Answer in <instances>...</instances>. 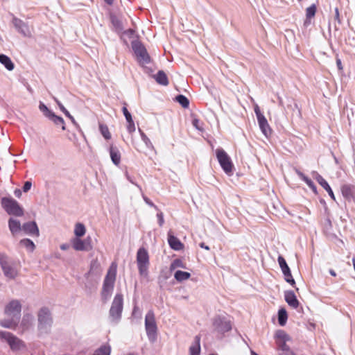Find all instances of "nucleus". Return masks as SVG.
<instances>
[{"label": "nucleus", "mask_w": 355, "mask_h": 355, "mask_svg": "<svg viewBox=\"0 0 355 355\" xmlns=\"http://www.w3.org/2000/svg\"><path fill=\"white\" fill-rule=\"evenodd\" d=\"M14 193L16 197L17 198H20L21 196V191L19 189H16L14 191Z\"/></svg>", "instance_id": "49"}, {"label": "nucleus", "mask_w": 355, "mask_h": 355, "mask_svg": "<svg viewBox=\"0 0 355 355\" xmlns=\"http://www.w3.org/2000/svg\"><path fill=\"white\" fill-rule=\"evenodd\" d=\"M21 306L18 300H14L10 302L5 307V314L12 316V319H3L0 320V325L3 327L15 329L19 323Z\"/></svg>", "instance_id": "1"}, {"label": "nucleus", "mask_w": 355, "mask_h": 355, "mask_svg": "<svg viewBox=\"0 0 355 355\" xmlns=\"http://www.w3.org/2000/svg\"><path fill=\"white\" fill-rule=\"evenodd\" d=\"M251 355H259L258 354H257L254 351H251Z\"/></svg>", "instance_id": "58"}, {"label": "nucleus", "mask_w": 355, "mask_h": 355, "mask_svg": "<svg viewBox=\"0 0 355 355\" xmlns=\"http://www.w3.org/2000/svg\"><path fill=\"white\" fill-rule=\"evenodd\" d=\"M316 12V6L315 4L311 5L306 10V19H310L313 18Z\"/></svg>", "instance_id": "36"}, {"label": "nucleus", "mask_w": 355, "mask_h": 355, "mask_svg": "<svg viewBox=\"0 0 355 355\" xmlns=\"http://www.w3.org/2000/svg\"><path fill=\"white\" fill-rule=\"evenodd\" d=\"M199 245H200V247L201 248H203V249H205V250H210L209 247L208 245H205V243H203V242L200 243L199 244Z\"/></svg>", "instance_id": "50"}, {"label": "nucleus", "mask_w": 355, "mask_h": 355, "mask_svg": "<svg viewBox=\"0 0 355 355\" xmlns=\"http://www.w3.org/2000/svg\"><path fill=\"white\" fill-rule=\"evenodd\" d=\"M144 200H145V201H146L148 205H150V206L155 207V206L154 205V204H153L152 202H150L148 198H144Z\"/></svg>", "instance_id": "53"}, {"label": "nucleus", "mask_w": 355, "mask_h": 355, "mask_svg": "<svg viewBox=\"0 0 355 355\" xmlns=\"http://www.w3.org/2000/svg\"><path fill=\"white\" fill-rule=\"evenodd\" d=\"M217 159L223 168L227 175H232L234 169V164L230 157L223 148L216 150Z\"/></svg>", "instance_id": "7"}, {"label": "nucleus", "mask_w": 355, "mask_h": 355, "mask_svg": "<svg viewBox=\"0 0 355 355\" xmlns=\"http://www.w3.org/2000/svg\"><path fill=\"white\" fill-rule=\"evenodd\" d=\"M341 192L346 200L351 201L355 199V186L344 184L341 187Z\"/></svg>", "instance_id": "15"}, {"label": "nucleus", "mask_w": 355, "mask_h": 355, "mask_svg": "<svg viewBox=\"0 0 355 355\" xmlns=\"http://www.w3.org/2000/svg\"><path fill=\"white\" fill-rule=\"evenodd\" d=\"M111 347L109 345H103L96 350L94 355H110Z\"/></svg>", "instance_id": "31"}, {"label": "nucleus", "mask_w": 355, "mask_h": 355, "mask_svg": "<svg viewBox=\"0 0 355 355\" xmlns=\"http://www.w3.org/2000/svg\"><path fill=\"white\" fill-rule=\"evenodd\" d=\"M109 152L113 164L117 166H119L121 159V155L119 150L113 145H111L109 148Z\"/></svg>", "instance_id": "19"}, {"label": "nucleus", "mask_w": 355, "mask_h": 355, "mask_svg": "<svg viewBox=\"0 0 355 355\" xmlns=\"http://www.w3.org/2000/svg\"><path fill=\"white\" fill-rule=\"evenodd\" d=\"M8 226L11 233L15 235L18 233L21 229V223L19 220L13 218H10L8 220Z\"/></svg>", "instance_id": "23"}, {"label": "nucleus", "mask_w": 355, "mask_h": 355, "mask_svg": "<svg viewBox=\"0 0 355 355\" xmlns=\"http://www.w3.org/2000/svg\"><path fill=\"white\" fill-rule=\"evenodd\" d=\"M175 100L178 102L184 108H187L189 105V101L188 98L184 95L180 94L175 97Z\"/></svg>", "instance_id": "34"}, {"label": "nucleus", "mask_w": 355, "mask_h": 355, "mask_svg": "<svg viewBox=\"0 0 355 355\" xmlns=\"http://www.w3.org/2000/svg\"><path fill=\"white\" fill-rule=\"evenodd\" d=\"M99 129L101 133L105 139H110L111 138V134L110 132L108 127L105 124H100Z\"/></svg>", "instance_id": "35"}, {"label": "nucleus", "mask_w": 355, "mask_h": 355, "mask_svg": "<svg viewBox=\"0 0 355 355\" xmlns=\"http://www.w3.org/2000/svg\"><path fill=\"white\" fill-rule=\"evenodd\" d=\"M13 24L17 31L21 33L24 36H31V32L28 26L19 19L15 18Z\"/></svg>", "instance_id": "16"}, {"label": "nucleus", "mask_w": 355, "mask_h": 355, "mask_svg": "<svg viewBox=\"0 0 355 355\" xmlns=\"http://www.w3.org/2000/svg\"><path fill=\"white\" fill-rule=\"evenodd\" d=\"M86 232L85 227L82 223H77L75 226L74 234L76 235V238H80L84 236Z\"/></svg>", "instance_id": "30"}, {"label": "nucleus", "mask_w": 355, "mask_h": 355, "mask_svg": "<svg viewBox=\"0 0 355 355\" xmlns=\"http://www.w3.org/2000/svg\"><path fill=\"white\" fill-rule=\"evenodd\" d=\"M174 277L177 281L182 282L184 280L189 279L191 277V274L188 272L178 270L175 272Z\"/></svg>", "instance_id": "29"}, {"label": "nucleus", "mask_w": 355, "mask_h": 355, "mask_svg": "<svg viewBox=\"0 0 355 355\" xmlns=\"http://www.w3.org/2000/svg\"><path fill=\"white\" fill-rule=\"evenodd\" d=\"M157 216L158 220H159V226H162V225H163V223L164 222L163 213L162 212L157 213Z\"/></svg>", "instance_id": "44"}, {"label": "nucleus", "mask_w": 355, "mask_h": 355, "mask_svg": "<svg viewBox=\"0 0 355 355\" xmlns=\"http://www.w3.org/2000/svg\"><path fill=\"white\" fill-rule=\"evenodd\" d=\"M296 173L297 175L303 180L304 181L306 184L311 188L315 193L316 192V187L314 184L313 182L307 176H306L303 173H302L300 171L296 169L295 170Z\"/></svg>", "instance_id": "27"}, {"label": "nucleus", "mask_w": 355, "mask_h": 355, "mask_svg": "<svg viewBox=\"0 0 355 355\" xmlns=\"http://www.w3.org/2000/svg\"><path fill=\"white\" fill-rule=\"evenodd\" d=\"M287 320V313L285 309H282L278 312L279 324L284 326Z\"/></svg>", "instance_id": "32"}, {"label": "nucleus", "mask_w": 355, "mask_h": 355, "mask_svg": "<svg viewBox=\"0 0 355 355\" xmlns=\"http://www.w3.org/2000/svg\"><path fill=\"white\" fill-rule=\"evenodd\" d=\"M107 4L112 5L113 3V0H104Z\"/></svg>", "instance_id": "56"}, {"label": "nucleus", "mask_w": 355, "mask_h": 355, "mask_svg": "<svg viewBox=\"0 0 355 355\" xmlns=\"http://www.w3.org/2000/svg\"><path fill=\"white\" fill-rule=\"evenodd\" d=\"M284 297H285L286 302L288 303V304L291 307H292L293 309H297L299 306L300 302H299L298 300L297 299L293 291H286Z\"/></svg>", "instance_id": "18"}, {"label": "nucleus", "mask_w": 355, "mask_h": 355, "mask_svg": "<svg viewBox=\"0 0 355 355\" xmlns=\"http://www.w3.org/2000/svg\"><path fill=\"white\" fill-rule=\"evenodd\" d=\"M336 64L338 66V68L340 69V70H343V65H342V62H341V60L340 59H337L336 60Z\"/></svg>", "instance_id": "51"}, {"label": "nucleus", "mask_w": 355, "mask_h": 355, "mask_svg": "<svg viewBox=\"0 0 355 355\" xmlns=\"http://www.w3.org/2000/svg\"><path fill=\"white\" fill-rule=\"evenodd\" d=\"M72 247L77 251H89L92 249L90 237L82 240L80 238H74L71 240Z\"/></svg>", "instance_id": "12"}, {"label": "nucleus", "mask_w": 355, "mask_h": 355, "mask_svg": "<svg viewBox=\"0 0 355 355\" xmlns=\"http://www.w3.org/2000/svg\"><path fill=\"white\" fill-rule=\"evenodd\" d=\"M127 122H128L127 130H128V132L131 134L135 131V123H134L133 120H131V121H129Z\"/></svg>", "instance_id": "41"}, {"label": "nucleus", "mask_w": 355, "mask_h": 355, "mask_svg": "<svg viewBox=\"0 0 355 355\" xmlns=\"http://www.w3.org/2000/svg\"><path fill=\"white\" fill-rule=\"evenodd\" d=\"M284 355H295L291 349L290 348L288 349V350H285L283 352Z\"/></svg>", "instance_id": "52"}, {"label": "nucleus", "mask_w": 355, "mask_h": 355, "mask_svg": "<svg viewBox=\"0 0 355 355\" xmlns=\"http://www.w3.org/2000/svg\"><path fill=\"white\" fill-rule=\"evenodd\" d=\"M0 338L6 340L14 351L21 350L25 347L24 341L10 332L0 331Z\"/></svg>", "instance_id": "9"}, {"label": "nucleus", "mask_w": 355, "mask_h": 355, "mask_svg": "<svg viewBox=\"0 0 355 355\" xmlns=\"http://www.w3.org/2000/svg\"><path fill=\"white\" fill-rule=\"evenodd\" d=\"M0 265L4 275L10 279H14L18 274L17 265L11 261L5 254H0Z\"/></svg>", "instance_id": "4"}, {"label": "nucleus", "mask_w": 355, "mask_h": 355, "mask_svg": "<svg viewBox=\"0 0 355 355\" xmlns=\"http://www.w3.org/2000/svg\"><path fill=\"white\" fill-rule=\"evenodd\" d=\"M31 186H32L31 182H29V181H26V182L24 183V187H23V191H24V192H27V191H28L31 189Z\"/></svg>", "instance_id": "43"}, {"label": "nucleus", "mask_w": 355, "mask_h": 355, "mask_svg": "<svg viewBox=\"0 0 355 355\" xmlns=\"http://www.w3.org/2000/svg\"><path fill=\"white\" fill-rule=\"evenodd\" d=\"M277 260H278V263L279 264V266L282 269L283 274H284L286 272H288V271L290 270V268H289L288 266L287 265L286 261L284 259V258L282 256H279Z\"/></svg>", "instance_id": "33"}, {"label": "nucleus", "mask_w": 355, "mask_h": 355, "mask_svg": "<svg viewBox=\"0 0 355 355\" xmlns=\"http://www.w3.org/2000/svg\"><path fill=\"white\" fill-rule=\"evenodd\" d=\"M177 268H185L183 261L180 259H175L170 266V270H173Z\"/></svg>", "instance_id": "38"}, {"label": "nucleus", "mask_w": 355, "mask_h": 355, "mask_svg": "<svg viewBox=\"0 0 355 355\" xmlns=\"http://www.w3.org/2000/svg\"><path fill=\"white\" fill-rule=\"evenodd\" d=\"M128 355H133V354H128Z\"/></svg>", "instance_id": "63"}, {"label": "nucleus", "mask_w": 355, "mask_h": 355, "mask_svg": "<svg viewBox=\"0 0 355 355\" xmlns=\"http://www.w3.org/2000/svg\"><path fill=\"white\" fill-rule=\"evenodd\" d=\"M1 206L9 215L22 216L24 209L19 204L12 198L4 197L1 200Z\"/></svg>", "instance_id": "5"}, {"label": "nucleus", "mask_w": 355, "mask_h": 355, "mask_svg": "<svg viewBox=\"0 0 355 355\" xmlns=\"http://www.w3.org/2000/svg\"><path fill=\"white\" fill-rule=\"evenodd\" d=\"M62 112L65 114L66 116L70 119L72 122L75 123L74 118L70 114V113L68 112L67 109L62 111Z\"/></svg>", "instance_id": "47"}, {"label": "nucleus", "mask_w": 355, "mask_h": 355, "mask_svg": "<svg viewBox=\"0 0 355 355\" xmlns=\"http://www.w3.org/2000/svg\"><path fill=\"white\" fill-rule=\"evenodd\" d=\"M137 263L139 273L141 276H148V268L150 265L149 254L147 250L140 248L137 252Z\"/></svg>", "instance_id": "3"}, {"label": "nucleus", "mask_w": 355, "mask_h": 355, "mask_svg": "<svg viewBox=\"0 0 355 355\" xmlns=\"http://www.w3.org/2000/svg\"><path fill=\"white\" fill-rule=\"evenodd\" d=\"M20 244L26 248L27 249L30 250L31 251H33L35 248L34 243L28 239L21 240Z\"/></svg>", "instance_id": "37"}, {"label": "nucleus", "mask_w": 355, "mask_h": 355, "mask_svg": "<svg viewBox=\"0 0 355 355\" xmlns=\"http://www.w3.org/2000/svg\"><path fill=\"white\" fill-rule=\"evenodd\" d=\"M43 106H44V107H42V109H44V107H45V108H46V105H43Z\"/></svg>", "instance_id": "60"}, {"label": "nucleus", "mask_w": 355, "mask_h": 355, "mask_svg": "<svg viewBox=\"0 0 355 355\" xmlns=\"http://www.w3.org/2000/svg\"><path fill=\"white\" fill-rule=\"evenodd\" d=\"M141 136H142V138L144 141L146 140H148V139L147 138V137L142 132L141 133Z\"/></svg>", "instance_id": "57"}, {"label": "nucleus", "mask_w": 355, "mask_h": 355, "mask_svg": "<svg viewBox=\"0 0 355 355\" xmlns=\"http://www.w3.org/2000/svg\"><path fill=\"white\" fill-rule=\"evenodd\" d=\"M329 273L331 274V275H332L334 277L336 276V272L334 270H332V269L329 270Z\"/></svg>", "instance_id": "54"}, {"label": "nucleus", "mask_w": 355, "mask_h": 355, "mask_svg": "<svg viewBox=\"0 0 355 355\" xmlns=\"http://www.w3.org/2000/svg\"><path fill=\"white\" fill-rule=\"evenodd\" d=\"M168 242L170 247L175 250H180L184 245L181 241L175 236L168 234Z\"/></svg>", "instance_id": "20"}, {"label": "nucleus", "mask_w": 355, "mask_h": 355, "mask_svg": "<svg viewBox=\"0 0 355 355\" xmlns=\"http://www.w3.org/2000/svg\"><path fill=\"white\" fill-rule=\"evenodd\" d=\"M214 329L219 333H225L229 331L232 329L231 323L225 318L218 317L216 318L213 322Z\"/></svg>", "instance_id": "14"}, {"label": "nucleus", "mask_w": 355, "mask_h": 355, "mask_svg": "<svg viewBox=\"0 0 355 355\" xmlns=\"http://www.w3.org/2000/svg\"><path fill=\"white\" fill-rule=\"evenodd\" d=\"M116 272L117 263L116 262H112L109 267L103 285L101 295L105 300L110 297L112 293L116 281Z\"/></svg>", "instance_id": "2"}, {"label": "nucleus", "mask_w": 355, "mask_h": 355, "mask_svg": "<svg viewBox=\"0 0 355 355\" xmlns=\"http://www.w3.org/2000/svg\"><path fill=\"white\" fill-rule=\"evenodd\" d=\"M123 295L118 293L115 295L110 309V316L113 320H119L123 311Z\"/></svg>", "instance_id": "10"}, {"label": "nucleus", "mask_w": 355, "mask_h": 355, "mask_svg": "<svg viewBox=\"0 0 355 355\" xmlns=\"http://www.w3.org/2000/svg\"><path fill=\"white\" fill-rule=\"evenodd\" d=\"M284 275L286 282L291 284L293 286H295V282L294 279L293 278L291 270H289L288 272L284 273Z\"/></svg>", "instance_id": "39"}, {"label": "nucleus", "mask_w": 355, "mask_h": 355, "mask_svg": "<svg viewBox=\"0 0 355 355\" xmlns=\"http://www.w3.org/2000/svg\"><path fill=\"white\" fill-rule=\"evenodd\" d=\"M55 102L57 103V104L58 105L60 109L61 110V111H64V110H66V108L64 107V105L55 98H54Z\"/></svg>", "instance_id": "48"}, {"label": "nucleus", "mask_w": 355, "mask_h": 355, "mask_svg": "<svg viewBox=\"0 0 355 355\" xmlns=\"http://www.w3.org/2000/svg\"><path fill=\"white\" fill-rule=\"evenodd\" d=\"M123 105L124 106L122 108V111H123V113L125 117V119L127 121H131L132 120V116L130 114V113L129 112V111L128 110L126 106H127V103H123Z\"/></svg>", "instance_id": "40"}, {"label": "nucleus", "mask_w": 355, "mask_h": 355, "mask_svg": "<svg viewBox=\"0 0 355 355\" xmlns=\"http://www.w3.org/2000/svg\"><path fill=\"white\" fill-rule=\"evenodd\" d=\"M43 106H44V107H42V109H44V107H45V108H46V105H43Z\"/></svg>", "instance_id": "61"}, {"label": "nucleus", "mask_w": 355, "mask_h": 355, "mask_svg": "<svg viewBox=\"0 0 355 355\" xmlns=\"http://www.w3.org/2000/svg\"><path fill=\"white\" fill-rule=\"evenodd\" d=\"M32 322V316L30 314L24 315L22 319V321L20 324V328L21 329V333H24L25 331L29 329L31 325Z\"/></svg>", "instance_id": "25"}, {"label": "nucleus", "mask_w": 355, "mask_h": 355, "mask_svg": "<svg viewBox=\"0 0 355 355\" xmlns=\"http://www.w3.org/2000/svg\"><path fill=\"white\" fill-rule=\"evenodd\" d=\"M335 12H336V18L337 19H339V11H338V8H336Z\"/></svg>", "instance_id": "55"}, {"label": "nucleus", "mask_w": 355, "mask_h": 355, "mask_svg": "<svg viewBox=\"0 0 355 355\" xmlns=\"http://www.w3.org/2000/svg\"><path fill=\"white\" fill-rule=\"evenodd\" d=\"M209 355H217V354H209Z\"/></svg>", "instance_id": "62"}, {"label": "nucleus", "mask_w": 355, "mask_h": 355, "mask_svg": "<svg viewBox=\"0 0 355 355\" xmlns=\"http://www.w3.org/2000/svg\"><path fill=\"white\" fill-rule=\"evenodd\" d=\"M155 80L157 83L166 86L168 85V80L166 74L163 71H159L155 76Z\"/></svg>", "instance_id": "26"}, {"label": "nucleus", "mask_w": 355, "mask_h": 355, "mask_svg": "<svg viewBox=\"0 0 355 355\" xmlns=\"http://www.w3.org/2000/svg\"><path fill=\"white\" fill-rule=\"evenodd\" d=\"M192 124L195 128H196L198 130H201L202 129V127L200 125V120L196 118L193 119Z\"/></svg>", "instance_id": "42"}, {"label": "nucleus", "mask_w": 355, "mask_h": 355, "mask_svg": "<svg viewBox=\"0 0 355 355\" xmlns=\"http://www.w3.org/2000/svg\"><path fill=\"white\" fill-rule=\"evenodd\" d=\"M275 342L278 347V348L284 352L285 350H288V345H287L286 342L290 340L289 336L285 333L283 330H279L275 334Z\"/></svg>", "instance_id": "13"}, {"label": "nucleus", "mask_w": 355, "mask_h": 355, "mask_svg": "<svg viewBox=\"0 0 355 355\" xmlns=\"http://www.w3.org/2000/svg\"><path fill=\"white\" fill-rule=\"evenodd\" d=\"M61 249H62V250H65V249H66V248H65L64 245H62V246H61Z\"/></svg>", "instance_id": "59"}, {"label": "nucleus", "mask_w": 355, "mask_h": 355, "mask_svg": "<svg viewBox=\"0 0 355 355\" xmlns=\"http://www.w3.org/2000/svg\"><path fill=\"white\" fill-rule=\"evenodd\" d=\"M145 329L150 342H155L157 339V327L155 317L153 311H149L145 317Z\"/></svg>", "instance_id": "6"}, {"label": "nucleus", "mask_w": 355, "mask_h": 355, "mask_svg": "<svg viewBox=\"0 0 355 355\" xmlns=\"http://www.w3.org/2000/svg\"><path fill=\"white\" fill-rule=\"evenodd\" d=\"M259 127L262 132L268 137L271 133V129L268 125V123L264 116L257 119Z\"/></svg>", "instance_id": "21"}, {"label": "nucleus", "mask_w": 355, "mask_h": 355, "mask_svg": "<svg viewBox=\"0 0 355 355\" xmlns=\"http://www.w3.org/2000/svg\"><path fill=\"white\" fill-rule=\"evenodd\" d=\"M132 49L136 55L137 61L141 65L150 63V58L147 52L146 49L139 42H134L132 43Z\"/></svg>", "instance_id": "8"}, {"label": "nucleus", "mask_w": 355, "mask_h": 355, "mask_svg": "<svg viewBox=\"0 0 355 355\" xmlns=\"http://www.w3.org/2000/svg\"><path fill=\"white\" fill-rule=\"evenodd\" d=\"M22 230L25 233L33 235L39 236V230L35 222H28L22 225Z\"/></svg>", "instance_id": "17"}, {"label": "nucleus", "mask_w": 355, "mask_h": 355, "mask_svg": "<svg viewBox=\"0 0 355 355\" xmlns=\"http://www.w3.org/2000/svg\"><path fill=\"white\" fill-rule=\"evenodd\" d=\"M55 117V119H54V121L55 123L57 124H62L64 125V121L63 120V119L60 116H54Z\"/></svg>", "instance_id": "45"}, {"label": "nucleus", "mask_w": 355, "mask_h": 355, "mask_svg": "<svg viewBox=\"0 0 355 355\" xmlns=\"http://www.w3.org/2000/svg\"><path fill=\"white\" fill-rule=\"evenodd\" d=\"M254 112L257 119L263 116V114L261 112L258 105H256L254 107Z\"/></svg>", "instance_id": "46"}, {"label": "nucleus", "mask_w": 355, "mask_h": 355, "mask_svg": "<svg viewBox=\"0 0 355 355\" xmlns=\"http://www.w3.org/2000/svg\"><path fill=\"white\" fill-rule=\"evenodd\" d=\"M317 180L318 183L322 187V188L327 191L331 198L335 200L336 198L334 193L332 189H331L330 186L329 185L328 182L320 175L318 176Z\"/></svg>", "instance_id": "24"}, {"label": "nucleus", "mask_w": 355, "mask_h": 355, "mask_svg": "<svg viewBox=\"0 0 355 355\" xmlns=\"http://www.w3.org/2000/svg\"><path fill=\"white\" fill-rule=\"evenodd\" d=\"M37 318L38 328L40 329H43L47 326H51L53 322L50 310L46 307H42L39 310Z\"/></svg>", "instance_id": "11"}, {"label": "nucleus", "mask_w": 355, "mask_h": 355, "mask_svg": "<svg viewBox=\"0 0 355 355\" xmlns=\"http://www.w3.org/2000/svg\"><path fill=\"white\" fill-rule=\"evenodd\" d=\"M200 336H196L194 338V343L189 348L190 355H200Z\"/></svg>", "instance_id": "22"}, {"label": "nucleus", "mask_w": 355, "mask_h": 355, "mask_svg": "<svg viewBox=\"0 0 355 355\" xmlns=\"http://www.w3.org/2000/svg\"><path fill=\"white\" fill-rule=\"evenodd\" d=\"M0 62L5 66V67L9 70L12 71L14 69V64L10 60V58L3 54L0 55Z\"/></svg>", "instance_id": "28"}]
</instances>
